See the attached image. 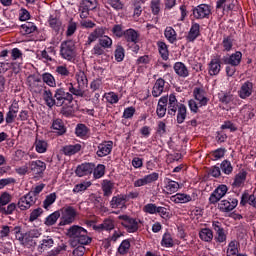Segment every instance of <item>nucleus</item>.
Returning a JSON list of instances; mask_svg holds the SVG:
<instances>
[{
    "label": "nucleus",
    "instance_id": "f257e3e1",
    "mask_svg": "<svg viewBox=\"0 0 256 256\" xmlns=\"http://www.w3.org/2000/svg\"><path fill=\"white\" fill-rule=\"evenodd\" d=\"M67 235L70 237V245L77 247V245H89L91 243V237L87 234V230L81 226L74 225L67 231Z\"/></svg>",
    "mask_w": 256,
    "mask_h": 256
},
{
    "label": "nucleus",
    "instance_id": "f03ea898",
    "mask_svg": "<svg viewBox=\"0 0 256 256\" xmlns=\"http://www.w3.org/2000/svg\"><path fill=\"white\" fill-rule=\"evenodd\" d=\"M76 81H77L78 87H75L73 83H69L67 85L68 90L72 95H75L76 97H84L85 91L83 89H85L88 83L85 72H82V71L78 72L76 74Z\"/></svg>",
    "mask_w": 256,
    "mask_h": 256
},
{
    "label": "nucleus",
    "instance_id": "7ed1b4c3",
    "mask_svg": "<svg viewBox=\"0 0 256 256\" xmlns=\"http://www.w3.org/2000/svg\"><path fill=\"white\" fill-rule=\"evenodd\" d=\"M39 237H41V231L39 229H32L26 233L20 234V236H18V241L21 245L29 249L35 245L34 239H39Z\"/></svg>",
    "mask_w": 256,
    "mask_h": 256
},
{
    "label": "nucleus",
    "instance_id": "20e7f679",
    "mask_svg": "<svg viewBox=\"0 0 256 256\" xmlns=\"http://www.w3.org/2000/svg\"><path fill=\"white\" fill-rule=\"evenodd\" d=\"M60 55L62 59H66V61L75 59V42L71 40L62 42L60 46Z\"/></svg>",
    "mask_w": 256,
    "mask_h": 256
},
{
    "label": "nucleus",
    "instance_id": "39448f33",
    "mask_svg": "<svg viewBox=\"0 0 256 256\" xmlns=\"http://www.w3.org/2000/svg\"><path fill=\"white\" fill-rule=\"evenodd\" d=\"M120 219L121 225L125 227L128 233H137L139 231V221L137 219L131 218L127 215L118 216Z\"/></svg>",
    "mask_w": 256,
    "mask_h": 256
},
{
    "label": "nucleus",
    "instance_id": "423d86ee",
    "mask_svg": "<svg viewBox=\"0 0 256 256\" xmlns=\"http://www.w3.org/2000/svg\"><path fill=\"white\" fill-rule=\"evenodd\" d=\"M99 5L97 0H82L80 3V18L87 19L90 11H95Z\"/></svg>",
    "mask_w": 256,
    "mask_h": 256
},
{
    "label": "nucleus",
    "instance_id": "0eeeda50",
    "mask_svg": "<svg viewBox=\"0 0 256 256\" xmlns=\"http://www.w3.org/2000/svg\"><path fill=\"white\" fill-rule=\"evenodd\" d=\"M37 197L33 195L32 192L22 196L17 203V207L20 211H27V209H31L33 204L36 203Z\"/></svg>",
    "mask_w": 256,
    "mask_h": 256
},
{
    "label": "nucleus",
    "instance_id": "6e6552de",
    "mask_svg": "<svg viewBox=\"0 0 256 256\" xmlns=\"http://www.w3.org/2000/svg\"><path fill=\"white\" fill-rule=\"evenodd\" d=\"M62 213V221L60 225H71L73 221H75V217H77V210L73 208V206H66L61 209Z\"/></svg>",
    "mask_w": 256,
    "mask_h": 256
},
{
    "label": "nucleus",
    "instance_id": "1a4fd4ad",
    "mask_svg": "<svg viewBox=\"0 0 256 256\" xmlns=\"http://www.w3.org/2000/svg\"><path fill=\"white\" fill-rule=\"evenodd\" d=\"M54 99L56 107H63L65 101H73V94L65 92L63 88H58L55 90Z\"/></svg>",
    "mask_w": 256,
    "mask_h": 256
},
{
    "label": "nucleus",
    "instance_id": "9d476101",
    "mask_svg": "<svg viewBox=\"0 0 256 256\" xmlns=\"http://www.w3.org/2000/svg\"><path fill=\"white\" fill-rule=\"evenodd\" d=\"M227 191H229V188L225 184L219 185L210 195L209 197V203L211 205H215V203H219L221 199L225 195H227Z\"/></svg>",
    "mask_w": 256,
    "mask_h": 256
},
{
    "label": "nucleus",
    "instance_id": "9b49d317",
    "mask_svg": "<svg viewBox=\"0 0 256 256\" xmlns=\"http://www.w3.org/2000/svg\"><path fill=\"white\" fill-rule=\"evenodd\" d=\"M27 84L30 87V91L33 93H42L47 89V86L39 78L35 76H29L27 79Z\"/></svg>",
    "mask_w": 256,
    "mask_h": 256
},
{
    "label": "nucleus",
    "instance_id": "f8f14e48",
    "mask_svg": "<svg viewBox=\"0 0 256 256\" xmlns=\"http://www.w3.org/2000/svg\"><path fill=\"white\" fill-rule=\"evenodd\" d=\"M159 180V173L152 172L151 174L145 175L142 178H139L134 181V187H145V185H151V183H155V181Z\"/></svg>",
    "mask_w": 256,
    "mask_h": 256
},
{
    "label": "nucleus",
    "instance_id": "ddd939ff",
    "mask_svg": "<svg viewBox=\"0 0 256 256\" xmlns=\"http://www.w3.org/2000/svg\"><path fill=\"white\" fill-rule=\"evenodd\" d=\"M243 59V53L241 51H236L231 55L224 56L222 61L224 65H231L232 67H239L241 65V61Z\"/></svg>",
    "mask_w": 256,
    "mask_h": 256
},
{
    "label": "nucleus",
    "instance_id": "4468645a",
    "mask_svg": "<svg viewBox=\"0 0 256 256\" xmlns=\"http://www.w3.org/2000/svg\"><path fill=\"white\" fill-rule=\"evenodd\" d=\"M167 113L168 115H171V117H175L177 115V110L179 109L180 105H183L182 103H179V100H177V96L175 94H170L167 96Z\"/></svg>",
    "mask_w": 256,
    "mask_h": 256
},
{
    "label": "nucleus",
    "instance_id": "2eb2a0df",
    "mask_svg": "<svg viewBox=\"0 0 256 256\" xmlns=\"http://www.w3.org/2000/svg\"><path fill=\"white\" fill-rule=\"evenodd\" d=\"M127 201V194H118L112 197L110 207L112 209H125L127 207Z\"/></svg>",
    "mask_w": 256,
    "mask_h": 256
},
{
    "label": "nucleus",
    "instance_id": "dca6fc26",
    "mask_svg": "<svg viewBox=\"0 0 256 256\" xmlns=\"http://www.w3.org/2000/svg\"><path fill=\"white\" fill-rule=\"evenodd\" d=\"M113 151V141H103L102 143L98 144L96 155L98 157H107V155H111Z\"/></svg>",
    "mask_w": 256,
    "mask_h": 256
},
{
    "label": "nucleus",
    "instance_id": "f3484780",
    "mask_svg": "<svg viewBox=\"0 0 256 256\" xmlns=\"http://www.w3.org/2000/svg\"><path fill=\"white\" fill-rule=\"evenodd\" d=\"M195 19H207L211 15V8L207 4H200L193 9Z\"/></svg>",
    "mask_w": 256,
    "mask_h": 256
},
{
    "label": "nucleus",
    "instance_id": "a211bd4d",
    "mask_svg": "<svg viewBox=\"0 0 256 256\" xmlns=\"http://www.w3.org/2000/svg\"><path fill=\"white\" fill-rule=\"evenodd\" d=\"M193 95L198 102L199 107H205L207 106V103H209L207 92H205L203 88H195L193 91Z\"/></svg>",
    "mask_w": 256,
    "mask_h": 256
},
{
    "label": "nucleus",
    "instance_id": "6ab92c4d",
    "mask_svg": "<svg viewBox=\"0 0 256 256\" xmlns=\"http://www.w3.org/2000/svg\"><path fill=\"white\" fill-rule=\"evenodd\" d=\"M30 171L34 175H43L47 169V164L41 160H35L28 163Z\"/></svg>",
    "mask_w": 256,
    "mask_h": 256
},
{
    "label": "nucleus",
    "instance_id": "aec40b11",
    "mask_svg": "<svg viewBox=\"0 0 256 256\" xmlns=\"http://www.w3.org/2000/svg\"><path fill=\"white\" fill-rule=\"evenodd\" d=\"M253 95V83L250 81L244 82L238 90L240 99H249Z\"/></svg>",
    "mask_w": 256,
    "mask_h": 256
},
{
    "label": "nucleus",
    "instance_id": "412c9836",
    "mask_svg": "<svg viewBox=\"0 0 256 256\" xmlns=\"http://www.w3.org/2000/svg\"><path fill=\"white\" fill-rule=\"evenodd\" d=\"M239 204V201L235 198L233 199H227V200H222L219 203V209L222 211V213H229L237 207Z\"/></svg>",
    "mask_w": 256,
    "mask_h": 256
},
{
    "label": "nucleus",
    "instance_id": "4be33fe9",
    "mask_svg": "<svg viewBox=\"0 0 256 256\" xmlns=\"http://www.w3.org/2000/svg\"><path fill=\"white\" fill-rule=\"evenodd\" d=\"M219 73H221V59L214 57L208 63V74L213 77L219 75Z\"/></svg>",
    "mask_w": 256,
    "mask_h": 256
},
{
    "label": "nucleus",
    "instance_id": "5701e85b",
    "mask_svg": "<svg viewBox=\"0 0 256 256\" xmlns=\"http://www.w3.org/2000/svg\"><path fill=\"white\" fill-rule=\"evenodd\" d=\"M167 101H169V98L167 96H162L157 104L156 107V115L159 117V119H163L165 115H167Z\"/></svg>",
    "mask_w": 256,
    "mask_h": 256
},
{
    "label": "nucleus",
    "instance_id": "b1692460",
    "mask_svg": "<svg viewBox=\"0 0 256 256\" xmlns=\"http://www.w3.org/2000/svg\"><path fill=\"white\" fill-rule=\"evenodd\" d=\"M95 169V164L93 163H83L76 168L77 177H85L86 175H91Z\"/></svg>",
    "mask_w": 256,
    "mask_h": 256
},
{
    "label": "nucleus",
    "instance_id": "393cba45",
    "mask_svg": "<svg viewBox=\"0 0 256 256\" xmlns=\"http://www.w3.org/2000/svg\"><path fill=\"white\" fill-rule=\"evenodd\" d=\"M179 189H181V185H179L178 182L169 178L164 179V191L167 195H173V193H177Z\"/></svg>",
    "mask_w": 256,
    "mask_h": 256
},
{
    "label": "nucleus",
    "instance_id": "a878e982",
    "mask_svg": "<svg viewBox=\"0 0 256 256\" xmlns=\"http://www.w3.org/2000/svg\"><path fill=\"white\" fill-rule=\"evenodd\" d=\"M42 99L45 102V105L49 107V109H53V107L56 106L55 103V96H53V92H51V89L44 88V91L41 92Z\"/></svg>",
    "mask_w": 256,
    "mask_h": 256
},
{
    "label": "nucleus",
    "instance_id": "bb28decb",
    "mask_svg": "<svg viewBox=\"0 0 256 256\" xmlns=\"http://www.w3.org/2000/svg\"><path fill=\"white\" fill-rule=\"evenodd\" d=\"M212 226L214 231H216L215 240L218 243H225V241H227V235L225 234V230L223 229V227H221L219 221H214L212 223Z\"/></svg>",
    "mask_w": 256,
    "mask_h": 256
},
{
    "label": "nucleus",
    "instance_id": "cd10ccee",
    "mask_svg": "<svg viewBox=\"0 0 256 256\" xmlns=\"http://www.w3.org/2000/svg\"><path fill=\"white\" fill-rule=\"evenodd\" d=\"M104 35L105 27H97L93 32L89 34L86 45H91V43H95V41L101 39Z\"/></svg>",
    "mask_w": 256,
    "mask_h": 256
},
{
    "label": "nucleus",
    "instance_id": "c85d7f7f",
    "mask_svg": "<svg viewBox=\"0 0 256 256\" xmlns=\"http://www.w3.org/2000/svg\"><path fill=\"white\" fill-rule=\"evenodd\" d=\"M139 37V32H137L135 29L130 28L124 32V39L127 41V43L137 45L139 42Z\"/></svg>",
    "mask_w": 256,
    "mask_h": 256
},
{
    "label": "nucleus",
    "instance_id": "c756f323",
    "mask_svg": "<svg viewBox=\"0 0 256 256\" xmlns=\"http://www.w3.org/2000/svg\"><path fill=\"white\" fill-rule=\"evenodd\" d=\"M237 5V0H218L216 9H224V11H233Z\"/></svg>",
    "mask_w": 256,
    "mask_h": 256
},
{
    "label": "nucleus",
    "instance_id": "7c9ffc66",
    "mask_svg": "<svg viewBox=\"0 0 256 256\" xmlns=\"http://www.w3.org/2000/svg\"><path fill=\"white\" fill-rule=\"evenodd\" d=\"M201 26L198 23H194L192 24L190 31L188 32V35L186 36V40L189 43H192L193 41H195V39H197V37H199V35H201Z\"/></svg>",
    "mask_w": 256,
    "mask_h": 256
},
{
    "label": "nucleus",
    "instance_id": "2f4dec72",
    "mask_svg": "<svg viewBox=\"0 0 256 256\" xmlns=\"http://www.w3.org/2000/svg\"><path fill=\"white\" fill-rule=\"evenodd\" d=\"M173 69L178 77H189V68L183 62H176Z\"/></svg>",
    "mask_w": 256,
    "mask_h": 256
},
{
    "label": "nucleus",
    "instance_id": "473e14b6",
    "mask_svg": "<svg viewBox=\"0 0 256 256\" xmlns=\"http://www.w3.org/2000/svg\"><path fill=\"white\" fill-rule=\"evenodd\" d=\"M163 91H165V80H163V78H159L153 86L152 95L154 97H161V95H163Z\"/></svg>",
    "mask_w": 256,
    "mask_h": 256
},
{
    "label": "nucleus",
    "instance_id": "72a5a7b5",
    "mask_svg": "<svg viewBox=\"0 0 256 256\" xmlns=\"http://www.w3.org/2000/svg\"><path fill=\"white\" fill-rule=\"evenodd\" d=\"M192 200H193V198L191 197V195L185 194V193H177L170 197V201H172V203H176V204L189 203Z\"/></svg>",
    "mask_w": 256,
    "mask_h": 256
},
{
    "label": "nucleus",
    "instance_id": "f704fd0d",
    "mask_svg": "<svg viewBox=\"0 0 256 256\" xmlns=\"http://www.w3.org/2000/svg\"><path fill=\"white\" fill-rule=\"evenodd\" d=\"M55 245V241L51 236H47L44 239L40 241V244L38 245V251L40 253H43V251H47V249H51Z\"/></svg>",
    "mask_w": 256,
    "mask_h": 256
},
{
    "label": "nucleus",
    "instance_id": "c9c22d12",
    "mask_svg": "<svg viewBox=\"0 0 256 256\" xmlns=\"http://www.w3.org/2000/svg\"><path fill=\"white\" fill-rule=\"evenodd\" d=\"M75 133L80 139H89L90 130L85 124H77Z\"/></svg>",
    "mask_w": 256,
    "mask_h": 256
},
{
    "label": "nucleus",
    "instance_id": "e433bc0d",
    "mask_svg": "<svg viewBox=\"0 0 256 256\" xmlns=\"http://www.w3.org/2000/svg\"><path fill=\"white\" fill-rule=\"evenodd\" d=\"M17 113H19V107L11 105L5 118L7 125H11V123L15 122V119L17 118Z\"/></svg>",
    "mask_w": 256,
    "mask_h": 256
},
{
    "label": "nucleus",
    "instance_id": "4c0bfd02",
    "mask_svg": "<svg viewBox=\"0 0 256 256\" xmlns=\"http://www.w3.org/2000/svg\"><path fill=\"white\" fill-rule=\"evenodd\" d=\"M240 115L243 116L244 121H249L255 117V112L253 110V106L251 105H244L243 108L240 110Z\"/></svg>",
    "mask_w": 256,
    "mask_h": 256
},
{
    "label": "nucleus",
    "instance_id": "58836bf2",
    "mask_svg": "<svg viewBox=\"0 0 256 256\" xmlns=\"http://www.w3.org/2000/svg\"><path fill=\"white\" fill-rule=\"evenodd\" d=\"M52 129L57 133V135H65L67 133V128H65V124L63 120L56 119L52 123Z\"/></svg>",
    "mask_w": 256,
    "mask_h": 256
},
{
    "label": "nucleus",
    "instance_id": "ea45409f",
    "mask_svg": "<svg viewBox=\"0 0 256 256\" xmlns=\"http://www.w3.org/2000/svg\"><path fill=\"white\" fill-rule=\"evenodd\" d=\"M79 151H81V144L66 145L62 148V153H64L68 157L79 153Z\"/></svg>",
    "mask_w": 256,
    "mask_h": 256
},
{
    "label": "nucleus",
    "instance_id": "a19ab883",
    "mask_svg": "<svg viewBox=\"0 0 256 256\" xmlns=\"http://www.w3.org/2000/svg\"><path fill=\"white\" fill-rule=\"evenodd\" d=\"M247 179V172L245 170H241L238 174H236L233 182V187H243L245 185V181Z\"/></svg>",
    "mask_w": 256,
    "mask_h": 256
},
{
    "label": "nucleus",
    "instance_id": "79ce46f5",
    "mask_svg": "<svg viewBox=\"0 0 256 256\" xmlns=\"http://www.w3.org/2000/svg\"><path fill=\"white\" fill-rule=\"evenodd\" d=\"M199 237L201 241H205V243H211L213 241V230L209 228H202L199 231Z\"/></svg>",
    "mask_w": 256,
    "mask_h": 256
},
{
    "label": "nucleus",
    "instance_id": "37998d69",
    "mask_svg": "<svg viewBox=\"0 0 256 256\" xmlns=\"http://www.w3.org/2000/svg\"><path fill=\"white\" fill-rule=\"evenodd\" d=\"M94 229L97 231H112V229H115V222L111 219H106L102 224L95 226Z\"/></svg>",
    "mask_w": 256,
    "mask_h": 256
},
{
    "label": "nucleus",
    "instance_id": "c03bdc74",
    "mask_svg": "<svg viewBox=\"0 0 256 256\" xmlns=\"http://www.w3.org/2000/svg\"><path fill=\"white\" fill-rule=\"evenodd\" d=\"M176 113H177V117H176L177 123L179 125H181V123H185V119H187V106H185V104L180 105Z\"/></svg>",
    "mask_w": 256,
    "mask_h": 256
},
{
    "label": "nucleus",
    "instance_id": "a18cd8bd",
    "mask_svg": "<svg viewBox=\"0 0 256 256\" xmlns=\"http://www.w3.org/2000/svg\"><path fill=\"white\" fill-rule=\"evenodd\" d=\"M164 36L169 43H175L177 41V32L173 27L167 26L164 30Z\"/></svg>",
    "mask_w": 256,
    "mask_h": 256
},
{
    "label": "nucleus",
    "instance_id": "49530a36",
    "mask_svg": "<svg viewBox=\"0 0 256 256\" xmlns=\"http://www.w3.org/2000/svg\"><path fill=\"white\" fill-rule=\"evenodd\" d=\"M218 99L220 103H223L224 105H229V103L235 101V97L230 92H220L218 94Z\"/></svg>",
    "mask_w": 256,
    "mask_h": 256
},
{
    "label": "nucleus",
    "instance_id": "de8ad7c7",
    "mask_svg": "<svg viewBox=\"0 0 256 256\" xmlns=\"http://www.w3.org/2000/svg\"><path fill=\"white\" fill-rule=\"evenodd\" d=\"M220 47H222V51L229 53L233 49V38L231 36L224 37Z\"/></svg>",
    "mask_w": 256,
    "mask_h": 256
},
{
    "label": "nucleus",
    "instance_id": "09e8293b",
    "mask_svg": "<svg viewBox=\"0 0 256 256\" xmlns=\"http://www.w3.org/2000/svg\"><path fill=\"white\" fill-rule=\"evenodd\" d=\"M42 81L44 84L48 85V87H57L55 77L49 72L42 74Z\"/></svg>",
    "mask_w": 256,
    "mask_h": 256
},
{
    "label": "nucleus",
    "instance_id": "8fccbe9b",
    "mask_svg": "<svg viewBox=\"0 0 256 256\" xmlns=\"http://www.w3.org/2000/svg\"><path fill=\"white\" fill-rule=\"evenodd\" d=\"M59 217H61V212L55 211L45 219L44 223L47 225V227H51L57 223Z\"/></svg>",
    "mask_w": 256,
    "mask_h": 256
},
{
    "label": "nucleus",
    "instance_id": "3c124183",
    "mask_svg": "<svg viewBox=\"0 0 256 256\" xmlns=\"http://www.w3.org/2000/svg\"><path fill=\"white\" fill-rule=\"evenodd\" d=\"M158 51L164 61L169 59V49L167 48V44L165 42H158Z\"/></svg>",
    "mask_w": 256,
    "mask_h": 256
},
{
    "label": "nucleus",
    "instance_id": "603ef678",
    "mask_svg": "<svg viewBox=\"0 0 256 256\" xmlns=\"http://www.w3.org/2000/svg\"><path fill=\"white\" fill-rule=\"evenodd\" d=\"M103 99L106 100L107 103L110 105H115L119 103V95H117L115 92H107L103 95Z\"/></svg>",
    "mask_w": 256,
    "mask_h": 256
},
{
    "label": "nucleus",
    "instance_id": "864d4df0",
    "mask_svg": "<svg viewBox=\"0 0 256 256\" xmlns=\"http://www.w3.org/2000/svg\"><path fill=\"white\" fill-rule=\"evenodd\" d=\"M113 182L104 180L102 184V190L104 193V197H111L113 195Z\"/></svg>",
    "mask_w": 256,
    "mask_h": 256
},
{
    "label": "nucleus",
    "instance_id": "5fc2aeb1",
    "mask_svg": "<svg viewBox=\"0 0 256 256\" xmlns=\"http://www.w3.org/2000/svg\"><path fill=\"white\" fill-rule=\"evenodd\" d=\"M91 186V181H83L79 184H76L73 188V193H84Z\"/></svg>",
    "mask_w": 256,
    "mask_h": 256
},
{
    "label": "nucleus",
    "instance_id": "6e6d98bb",
    "mask_svg": "<svg viewBox=\"0 0 256 256\" xmlns=\"http://www.w3.org/2000/svg\"><path fill=\"white\" fill-rule=\"evenodd\" d=\"M48 23L51 29L56 31V33H59V31H61L62 23L61 20H59L57 17L50 16Z\"/></svg>",
    "mask_w": 256,
    "mask_h": 256
},
{
    "label": "nucleus",
    "instance_id": "4d7b16f0",
    "mask_svg": "<svg viewBox=\"0 0 256 256\" xmlns=\"http://www.w3.org/2000/svg\"><path fill=\"white\" fill-rule=\"evenodd\" d=\"M37 31V26L31 22H26L21 26V32L25 33V35H31V33H35Z\"/></svg>",
    "mask_w": 256,
    "mask_h": 256
},
{
    "label": "nucleus",
    "instance_id": "13d9d810",
    "mask_svg": "<svg viewBox=\"0 0 256 256\" xmlns=\"http://www.w3.org/2000/svg\"><path fill=\"white\" fill-rule=\"evenodd\" d=\"M99 45L103 49H111L113 47V39L111 37L104 35L99 39Z\"/></svg>",
    "mask_w": 256,
    "mask_h": 256
},
{
    "label": "nucleus",
    "instance_id": "bf43d9fd",
    "mask_svg": "<svg viewBox=\"0 0 256 256\" xmlns=\"http://www.w3.org/2000/svg\"><path fill=\"white\" fill-rule=\"evenodd\" d=\"M162 247H173L175 245V242L173 241V236L169 233H164L161 241Z\"/></svg>",
    "mask_w": 256,
    "mask_h": 256
},
{
    "label": "nucleus",
    "instance_id": "052dcab7",
    "mask_svg": "<svg viewBox=\"0 0 256 256\" xmlns=\"http://www.w3.org/2000/svg\"><path fill=\"white\" fill-rule=\"evenodd\" d=\"M11 231H13V227L2 225L0 226V239L4 241L5 239H8L11 235Z\"/></svg>",
    "mask_w": 256,
    "mask_h": 256
},
{
    "label": "nucleus",
    "instance_id": "680f3d73",
    "mask_svg": "<svg viewBox=\"0 0 256 256\" xmlns=\"http://www.w3.org/2000/svg\"><path fill=\"white\" fill-rule=\"evenodd\" d=\"M94 179H101L105 175V165L98 164L97 167L94 165V169L92 171Z\"/></svg>",
    "mask_w": 256,
    "mask_h": 256
},
{
    "label": "nucleus",
    "instance_id": "e2e57ef3",
    "mask_svg": "<svg viewBox=\"0 0 256 256\" xmlns=\"http://www.w3.org/2000/svg\"><path fill=\"white\" fill-rule=\"evenodd\" d=\"M114 57L118 63H121L125 59V48L121 45H117L114 51Z\"/></svg>",
    "mask_w": 256,
    "mask_h": 256
},
{
    "label": "nucleus",
    "instance_id": "0e129e2a",
    "mask_svg": "<svg viewBox=\"0 0 256 256\" xmlns=\"http://www.w3.org/2000/svg\"><path fill=\"white\" fill-rule=\"evenodd\" d=\"M12 200H13V196H11L9 192H3L0 195V209H3L5 205H9V203H11Z\"/></svg>",
    "mask_w": 256,
    "mask_h": 256
},
{
    "label": "nucleus",
    "instance_id": "69168bd1",
    "mask_svg": "<svg viewBox=\"0 0 256 256\" xmlns=\"http://www.w3.org/2000/svg\"><path fill=\"white\" fill-rule=\"evenodd\" d=\"M158 207L159 206H157V204L148 203L144 205L142 211H144V213H147L148 215H157Z\"/></svg>",
    "mask_w": 256,
    "mask_h": 256
},
{
    "label": "nucleus",
    "instance_id": "338daca9",
    "mask_svg": "<svg viewBox=\"0 0 256 256\" xmlns=\"http://www.w3.org/2000/svg\"><path fill=\"white\" fill-rule=\"evenodd\" d=\"M17 209V204L15 203H10L8 207H2L0 209L1 215H13L15 213V210Z\"/></svg>",
    "mask_w": 256,
    "mask_h": 256
},
{
    "label": "nucleus",
    "instance_id": "774afa93",
    "mask_svg": "<svg viewBox=\"0 0 256 256\" xmlns=\"http://www.w3.org/2000/svg\"><path fill=\"white\" fill-rule=\"evenodd\" d=\"M35 150L37 153H45L47 151V142L43 140H36Z\"/></svg>",
    "mask_w": 256,
    "mask_h": 256
}]
</instances>
